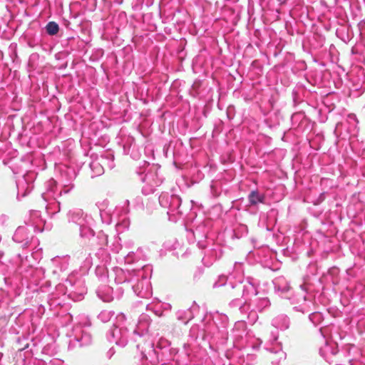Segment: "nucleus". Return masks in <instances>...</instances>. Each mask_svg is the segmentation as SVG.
<instances>
[{"label": "nucleus", "instance_id": "obj_2", "mask_svg": "<svg viewBox=\"0 0 365 365\" xmlns=\"http://www.w3.org/2000/svg\"><path fill=\"white\" fill-rule=\"evenodd\" d=\"M249 200L251 204L256 205L262 202L263 197L260 196L257 192L252 191L249 195Z\"/></svg>", "mask_w": 365, "mask_h": 365}, {"label": "nucleus", "instance_id": "obj_1", "mask_svg": "<svg viewBox=\"0 0 365 365\" xmlns=\"http://www.w3.org/2000/svg\"><path fill=\"white\" fill-rule=\"evenodd\" d=\"M46 30L49 35H55L58 32L59 26L56 22L50 21L46 25Z\"/></svg>", "mask_w": 365, "mask_h": 365}]
</instances>
